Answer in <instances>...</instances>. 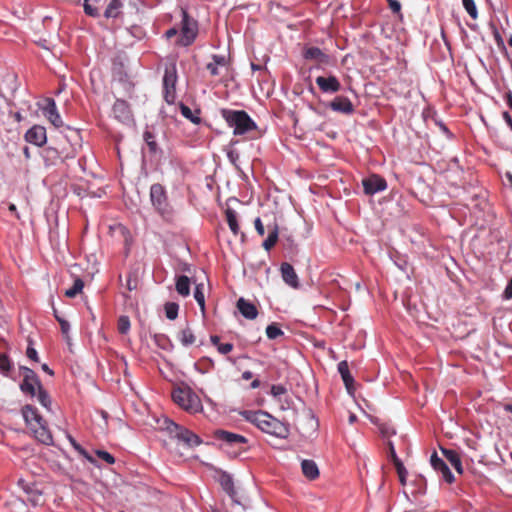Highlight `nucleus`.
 I'll use <instances>...</instances> for the list:
<instances>
[{"instance_id":"obj_56","label":"nucleus","mask_w":512,"mask_h":512,"mask_svg":"<svg viewBox=\"0 0 512 512\" xmlns=\"http://www.w3.org/2000/svg\"><path fill=\"white\" fill-rule=\"evenodd\" d=\"M390 455H391V459H392L394 465L396 466V461L400 460V459L397 457L395 449H394V446L392 445V443H390Z\"/></svg>"},{"instance_id":"obj_62","label":"nucleus","mask_w":512,"mask_h":512,"mask_svg":"<svg viewBox=\"0 0 512 512\" xmlns=\"http://www.w3.org/2000/svg\"><path fill=\"white\" fill-rule=\"evenodd\" d=\"M260 386V381L258 379H255L252 383H251V388L255 389V388H258Z\"/></svg>"},{"instance_id":"obj_52","label":"nucleus","mask_w":512,"mask_h":512,"mask_svg":"<svg viewBox=\"0 0 512 512\" xmlns=\"http://www.w3.org/2000/svg\"><path fill=\"white\" fill-rule=\"evenodd\" d=\"M503 298L506 300L512 299V279L508 282L503 292Z\"/></svg>"},{"instance_id":"obj_19","label":"nucleus","mask_w":512,"mask_h":512,"mask_svg":"<svg viewBox=\"0 0 512 512\" xmlns=\"http://www.w3.org/2000/svg\"><path fill=\"white\" fill-rule=\"evenodd\" d=\"M281 274L287 285L295 289L299 287V279L292 265L289 263H283L281 265Z\"/></svg>"},{"instance_id":"obj_49","label":"nucleus","mask_w":512,"mask_h":512,"mask_svg":"<svg viewBox=\"0 0 512 512\" xmlns=\"http://www.w3.org/2000/svg\"><path fill=\"white\" fill-rule=\"evenodd\" d=\"M26 355L32 361L38 362L39 360L37 351L31 345L27 347Z\"/></svg>"},{"instance_id":"obj_1","label":"nucleus","mask_w":512,"mask_h":512,"mask_svg":"<svg viewBox=\"0 0 512 512\" xmlns=\"http://www.w3.org/2000/svg\"><path fill=\"white\" fill-rule=\"evenodd\" d=\"M242 416L249 422L256 425L263 432L276 436L278 438H286L289 434L288 427L272 417L264 411H244Z\"/></svg>"},{"instance_id":"obj_44","label":"nucleus","mask_w":512,"mask_h":512,"mask_svg":"<svg viewBox=\"0 0 512 512\" xmlns=\"http://www.w3.org/2000/svg\"><path fill=\"white\" fill-rule=\"evenodd\" d=\"M144 140L147 143L151 152H155L157 150V143L154 140V136L150 131L144 132Z\"/></svg>"},{"instance_id":"obj_20","label":"nucleus","mask_w":512,"mask_h":512,"mask_svg":"<svg viewBox=\"0 0 512 512\" xmlns=\"http://www.w3.org/2000/svg\"><path fill=\"white\" fill-rule=\"evenodd\" d=\"M330 108L333 111L350 114L353 112V105L347 97H336L331 103Z\"/></svg>"},{"instance_id":"obj_8","label":"nucleus","mask_w":512,"mask_h":512,"mask_svg":"<svg viewBox=\"0 0 512 512\" xmlns=\"http://www.w3.org/2000/svg\"><path fill=\"white\" fill-rule=\"evenodd\" d=\"M182 13V27L181 36L179 37L178 44L182 46L190 45L197 35V23L194 19L190 18L185 9H181Z\"/></svg>"},{"instance_id":"obj_46","label":"nucleus","mask_w":512,"mask_h":512,"mask_svg":"<svg viewBox=\"0 0 512 512\" xmlns=\"http://www.w3.org/2000/svg\"><path fill=\"white\" fill-rule=\"evenodd\" d=\"M10 368L11 364L9 358L4 354H0V371L6 375Z\"/></svg>"},{"instance_id":"obj_60","label":"nucleus","mask_w":512,"mask_h":512,"mask_svg":"<svg viewBox=\"0 0 512 512\" xmlns=\"http://www.w3.org/2000/svg\"><path fill=\"white\" fill-rule=\"evenodd\" d=\"M41 367H42V370H43V371L47 372V373H48V374H50V375H53V371L48 367V365H47V364H42V366H41Z\"/></svg>"},{"instance_id":"obj_11","label":"nucleus","mask_w":512,"mask_h":512,"mask_svg":"<svg viewBox=\"0 0 512 512\" xmlns=\"http://www.w3.org/2000/svg\"><path fill=\"white\" fill-rule=\"evenodd\" d=\"M18 485L22 488L26 494V500L32 504V506H40L45 502L42 489H40L35 483L26 482L23 479L18 481Z\"/></svg>"},{"instance_id":"obj_48","label":"nucleus","mask_w":512,"mask_h":512,"mask_svg":"<svg viewBox=\"0 0 512 512\" xmlns=\"http://www.w3.org/2000/svg\"><path fill=\"white\" fill-rule=\"evenodd\" d=\"M217 350L219 353L226 355L233 350V345L231 343H221L218 345Z\"/></svg>"},{"instance_id":"obj_6","label":"nucleus","mask_w":512,"mask_h":512,"mask_svg":"<svg viewBox=\"0 0 512 512\" xmlns=\"http://www.w3.org/2000/svg\"><path fill=\"white\" fill-rule=\"evenodd\" d=\"M163 424V429H165L171 436L185 443L187 446L194 447L201 443L200 438L196 434L184 427L179 426L173 421L164 419Z\"/></svg>"},{"instance_id":"obj_23","label":"nucleus","mask_w":512,"mask_h":512,"mask_svg":"<svg viewBox=\"0 0 512 512\" xmlns=\"http://www.w3.org/2000/svg\"><path fill=\"white\" fill-rule=\"evenodd\" d=\"M304 58L307 60H315L319 63L326 64L329 62V57L317 47H309L304 52Z\"/></svg>"},{"instance_id":"obj_58","label":"nucleus","mask_w":512,"mask_h":512,"mask_svg":"<svg viewBox=\"0 0 512 512\" xmlns=\"http://www.w3.org/2000/svg\"><path fill=\"white\" fill-rule=\"evenodd\" d=\"M210 340H211L212 344L215 345L217 348H218V345L221 344L220 343V338L217 335H212L210 337Z\"/></svg>"},{"instance_id":"obj_26","label":"nucleus","mask_w":512,"mask_h":512,"mask_svg":"<svg viewBox=\"0 0 512 512\" xmlns=\"http://www.w3.org/2000/svg\"><path fill=\"white\" fill-rule=\"evenodd\" d=\"M442 452L446 459L450 462V464L455 468V470L459 473H463V467L461 464V459L459 454L454 450L442 449Z\"/></svg>"},{"instance_id":"obj_59","label":"nucleus","mask_w":512,"mask_h":512,"mask_svg":"<svg viewBox=\"0 0 512 512\" xmlns=\"http://www.w3.org/2000/svg\"><path fill=\"white\" fill-rule=\"evenodd\" d=\"M252 376H253V375H252V372H250V371H245V372H243V374H242V378H243V379H245V380H249V379H251V378H252Z\"/></svg>"},{"instance_id":"obj_51","label":"nucleus","mask_w":512,"mask_h":512,"mask_svg":"<svg viewBox=\"0 0 512 512\" xmlns=\"http://www.w3.org/2000/svg\"><path fill=\"white\" fill-rule=\"evenodd\" d=\"M255 229L258 232L259 235L263 236L265 233L264 225L260 218H256L254 221Z\"/></svg>"},{"instance_id":"obj_33","label":"nucleus","mask_w":512,"mask_h":512,"mask_svg":"<svg viewBox=\"0 0 512 512\" xmlns=\"http://www.w3.org/2000/svg\"><path fill=\"white\" fill-rule=\"evenodd\" d=\"M178 339L184 346L192 345L195 342V336L190 328L181 330Z\"/></svg>"},{"instance_id":"obj_61","label":"nucleus","mask_w":512,"mask_h":512,"mask_svg":"<svg viewBox=\"0 0 512 512\" xmlns=\"http://www.w3.org/2000/svg\"><path fill=\"white\" fill-rule=\"evenodd\" d=\"M9 210L13 213L16 214V217L19 218V215L17 214V209H16V206L14 204H10L9 205Z\"/></svg>"},{"instance_id":"obj_9","label":"nucleus","mask_w":512,"mask_h":512,"mask_svg":"<svg viewBox=\"0 0 512 512\" xmlns=\"http://www.w3.org/2000/svg\"><path fill=\"white\" fill-rule=\"evenodd\" d=\"M23 381L20 385L24 393L30 394L32 397L36 395V391L42 387L35 372L28 367H20Z\"/></svg>"},{"instance_id":"obj_45","label":"nucleus","mask_w":512,"mask_h":512,"mask_svg":"<svg viewBox=\"0 0 512 512\" xmlns=\"http://www.w3.org/2000/svg\"><path fill=\"white\" fill-rule=\"evenodd\" d=\"M60 326H61V332L64 335L67 342H69V330H70V324L65 319L56 316Z\"/></svg>"},{"instance_id":"obj_53","label":"nucleus","mask_w":512,"mask_h":512,"mask_svg":"<svg viewBox=\"0 0 512 512\" xmlns=\"http://www.w3.org/2000/svg\"><path fill=\"white\" fill-rule=\"evenodd\" d=\"M389 7L394 13H398L401 9V4L397 0H388Z\"/></svg>"},{"instance_id":"obj_17","label":"nucleus","mask_w":512,"mask_h":512,"mask_svg":"<svg viewBox=\"0 0 512 512\" xmlns=\"http://www.w3.org/2000/svg\"><path fill=\"white\" fill-rule=\"evenodd\" d=\"M114 117L122 123H130L132 116L128 104L123 100H116L113 105Z\"/></svg>"},{"instance_id":"obj_40","label":"nucleus","mask_w":512,"mask_h":512,"mask_svg":"<svg viewBox=\"0 0 512 512\" xmlns=\"http://www.w3.org/2000/svg\"><path fill=\"white\" fill-rule=\"evenodd\" d=\"M178 310L179 306L174 302H170L165 305L166 317L170 320H174L177 318Z\"/></svg>"},{"instance_id":"obj_16","label":"nucleus","mask_w":512,"mask_h":512,"mask_svg":"<svg viewBox=\"0 0 512 512\" xmlns=\"http://www.w3.org/2000/svg\"><path fill=\"white\" fill-rule=\"evenodd\" d=\"M431 466L436 470L442 473V477L448 483H452L454 481V476L451 473L449 467L446 463L434 452L430 457Z\"/></svg>"},{"instance_id":"obj_32","label":"nucleus","mask_w":512,"mask_h":512,"mask_svg":"<svg viewBox=\"0 0 512 512\" xmlns=\"http://www.w3.org/2000/svg\"><path fill=\"white\" fill-rule=\"evenodd\" d=\"M278 240V228L276 225L273 227H269L268 237L263 242V247L265 250L269 251Z\"/></svg>"},{"instance_id":"obj_12","label":"nucleus","mask_w":512,"mask_h":512,"mask_svg":"<svg viewBox=\"0 0 512 512\" xmlns=\"http://www.w3.org/2000/svg\"><path fill=\"white\" fill-rule=\"evenodd\" d=\"M362 184L365 193L370 195L384 191L387 187L385 179L378 175H371L363 179Z\"/></svg>"},{"instance_id":"obj_25","label":"nucleus","mask_w":512,"mask_h":512,"mask_svg":"<svg viewBox=\"0 0 512 512\" xmlns=\"http://www.w3.org/2000/svg\"><path fill=\"white\" fill-rule=\"evenodd\" d=\"M217 437H218V439H220L228 444H232V445H239V444L246 443V439L244 436L235 434L232 432H228V431H223V430L219 431L217 433Z\"/></svg>"},{"instance_id":"obj_31","label":"nucleus","mask_w":512,"mask_h":512,"mask_svg":"<svg viewBox=\"0 0 512 512\" xmlns=\"http://www.w3.org/2000/svg\"><path fill=\"white\" fill-rule=\"evenodd\" d=\"M225 213H226V219H227V223H228L230 230L232 231V233L234 235H237L239 232V225L237 222L236 212L231 208H227Z\"/></svg>"},{"instance_id":"obj_21","label":"nucleus","mask_w":512,"mask_h":512,"mask_svg":"<svg viewBox=\"0 0 512 512\" xmlns=\"http://www.w3.org/2000/svg\"><path fill=\"white\" fill-rule=\"evenodd\" d=\"M219 481H220V484H221L223 490L231 497L233 502H235L236 504H241L237 498V492L234 488V483H233L232 477L229 474L223 473L220 476Z\"/></svg>"},{"instance_id":"obj_38","label":"nucleus","mask_w":512,"mask_h":512,"mask_svg":"<svg viewBox=\"0 0 512 512\" xmlns=\"http://www.w3.org/2000/svg\"><path fill=\"white\" fill-rule=\"evenodd\" d=\"M180 110H181V114L186 118V119H189L192 123L194 124H199L200 123V117L197 116V115H194V113L191 111V109L184 105V104H181L180 105Z\"/></svg>"},{"instance_id":"obj_34","label":"nucleus","mask_w":512,"mask_h":512,"mask_svg":"<svg viewBox=\"0 0 512 512\" xmlns=\"http://www.w3.org/2000/svg\"><path fill=\"white\" fill-rule=\"evenodd\" d=\"M194 298L198 305L200 306V309L202 313H205V296H204V285L203 284H197L194 290Z\"/></svg>"},{"instance_id":"obj_15","label":"nucleus","mask_w":512,"mask_h":512,"mask_svg":"<svg viewBox=\"0 0 512 512\" xmlns=\"http://www.w3.org/2000/svg\"><path fill=\"white\" fill-rule=\"evenodd\" d=\"M316 84L324 93H336L341 89V84L335 76L316 78Z\"/></svg>"},{"instance_id":"obj_37","label":"nucleus","mask_w":512,"mask_h":512,"mask_svg":"<svg viewBox=\"0 0 512 512\" xmlns=\"http://www.w3.org/2000/svg\"><path fill=\"white\" fill-rule=\"evenodd\" d=\"M83 287V281L80 278H76L73 286L66 290L65 295L69 298H73L82 291Z\"/></svg>"},{"instance_id":"obj_7","label":"nucleus","mask_w":512,"mask_h":512,"mask_svg":"<svg viewBox=\"0 0 512 512\" xmlns=\"http://www.w3.org/2000/svg\"><path fill=\"white\" fill-rule=\"evenodd\" d=\"M150 200L153 207L165 219L172 216V210L167 202L165 190L160 184H153L150 188Z\"/></svg>"},{"instance_id":"obj_55","label":"nucleus","mask_w":512,"mask_h":512,"mask_svg":"<svg viewBox=\"0 0 512 512\" xmlns=\"http://www.w3.org/2000/svg\"><path fill=\"white\" fill-rule=\"evenodd\" d=\"M213 62L216 63V65L219 67V66H225L226 64V61H225V57L223 56H218V55H214L213 56Z\"/></svg>"},{"instance_id":"obj_47","label":"nucleus","mask_w":512,"mask_h":512,"mask_svg":"<svg viewBox=\"0 0 512 512\" xmlns=\"http://www.w3.org/2000/svg\"><path fill=\"white\" fill-rule=\"evenodd\" d=\"M96 455L98 458H100L101 460L105 461L108 464H113L115 462V458L107 451L97 450Z\"/></svg>"},{"instance_id":"obj_13","label":"nucleus","mask_w":512,"mask_h":512,"mask_svg":"<svg viewBox=\"0 0 512 512\" xmlns=\"http://www.w3.org/2000/svg\"><path fill=\"white\" fill-rule=\"evenodd\" d=\"M46 105L42 108L43 115L49 120V122L55 127H61L63 125L62 118L58 113L56 103L53 99L48 98L45 100Z\"/></svg>"},{"instance_id":"obj_24","label":"nucleus","mask_w":512,"mask_h":512,"mask_svg":"<svg viewBox=\"0 0 512 512\" xmlns=\"http://www.w3.org/2000/svg\"><path fill=\"white\" fill-rule=\"evenodd\" d=\"M125 0H111L108 4L104 16L106 18H118L122 15V8Z\"/></svg>"},{"instance_id":"obj_27","label":"nucleus","mask_w":512,"mask_h":512,"mask_svg":"<svg viewBox=\"0 0 512 512\" xmlns=\"http://www.w3.org/2000/svg\"><path fill=\"white\" fill-rule=\"evenodd\" d=\"M271 395L280 403H282V408L285 409L284 404L289 406L287 390L282 385H273L271 387Z\"/></svg>"},{"instance_id":"obj_54","label":"nucleus","mask_w":512,"mask_h":512,"mask_svg":"<svg viewBox=\"0 0 512 512\" xmlns=\"http://www.w3.org/2000/svg\"><path fill=\"white\" fill-rule=\"evenodd\" d=\"M207 70L210 72L211 75L216 76L219 74L218 66L214 62H210L206 66Z\"/></svg>"},{"instance_id":"obj_43","label":"nucleus","mask_w":512,"mask_h":512,"mask_svg":"<svg viewBox=\"0 0 512 512\" xmlns=\"http://www.w3.org/2000/svg\"><path fill=\"white\" fill-rule=\"evenodd\" d=\"M395 467H396L397 474L399 476V480H400L401 484L405 485L408 472H407L406 468L404 467L403 463L401 462V460L396 461Z\"/></svg>"},{"instance_id":"obj_36","label":"nucleus","mask_w":512,"mask_h":512,"mask_svg":"<svg viewBox=\"0 0 512 512\" xmlns=\"http://www.w3.org/2000/svg\"><path fill=\"white\" fill-rule=\"evenodd\" d=\"M34 397H37V400L39 403L45 407L47 410L51 409V400L48 395V393L41 387L36 391V395Z\"/></svg>"},{"instance_id":"obj_4","label":"nucleus","mask_w":512,"mask_h":512,"mask_svg":"<svg viewBox=\"0 0 512 512\" xmlns=\"http://www.w3.org/2000/svg\"><path fill=\"white\" fill-rule=\"evenodd\" d=\"M221 115L228 126L233 128L234 135H244L257 129L256 123L243 110L222 109Z\"/></svg>"},{"instance_id":"obj_30","label":"nucleus","mask_w":512,"mask_h":512,"mask_svg":"<svg viewBox=\"0 0 512 512\" xmlns=\"http://www.w3.org/2000/svg\"><path fill=\"white\" fill-rule=\"evenodd\" d=\"M338 371H339L348 391L350 392L351 385L353 383V378L349 373V368H348V364L346 361H342L338 364Z\"/></svg>"},{"instance_id":"obj_29","label":"nucleus","mask_w":512,"mask_h":512,"mask_svg":"<svg viewBox=\"0 0 512 512\" xmlns=\"http://www.w3.org/2000/svg\"><path fill=\"white\" fill-rule=\"evenodd\" d=\"M106 0H84V11L87 15L96 17L99 15V5Z\"/></svg>"},{"instance_id":"obj_10","label":"nucleus","mask_w":512,"mask_h":512,"mask_svg":"<svg viewBox=\"0 0 512 512\" xmlns=\"http://www.w3.org/2000/svg\"><path fill=\"white\" fill-rule=\"evenodd\" d=\"M176 68L172 66L165 70V74L163 77V87H164V98L168 104H173L176 100Z\"/></svg>"},{"instance_id":"obj_5","label":"nucleus","mask_w":512,"mask_h":512,"mask_svg":"<svg viewBox=\"0 0 512 512\" xmlns=\"http://www.w3.org/2000/svg\"><path fill=\"white\" fill-rule=\"evenodd\" d=\"M172 399L179 407L191 414L203 410L199 396L188 386L175 388L172 392Z\"/></svg>"},{"instance_id":"obj_35","label":"nucleus","mask_w":512,"mask_h":512,"mask_svg":"<svg viewBox=\"0 0 512 512\" xmlns=\"http://www.w3.org/2000/svg\"><path fill=\"white\" fill-rule=\"evenodd\" d=\"M68 439H69V442L71 443V445L73 446V448L80 454L82 455L85 459H87L90 463L92 464H96V461L95 459L84 449L82 448V446L80 444H78L76 442V440L71 437V436H68Z\"/></svg>"},{"instance_id":"obj_3","label":"nucleus","mask_w":512,"mask_h":512,"mask_svg":"<svg viewBox=\"0 0 512 512\" xmlns=\"http://www.w3.org/2000/svg\"><path fill=\"white\" fill-rule=\"evenodd\" d=\"M80 134L73 130L70 135L64 136L58 147L46 150L47 158H59L61 161L73 159L81 147Z\"/></svg>"},{"instance_id":"obj_28","label":"nucleus","mask_w":512,"mask_h":512,"mask_svg":"<svg viewBox=\"0 0 512 512\" xmlns=\"http://www.w3.org/2000/svg\"><path fill=\"white\" fill-rule=\"evenodd\" d=\"M176 291L183 297L190 294V280L187 276L181 275L176 279Z\"/></svg>"},{"instance_id":"obj_39","label":"nucleus","mask_w":512,"mask_h":512,"mask_svg":"<svg viewBox=\"0 0 512 512\" xmlns=\"http://www.w3.org/2000/svg\"><path fill=\"white\" fill-rule=\"evenodd\" d=\"M463 7L471 18L477 19L478 11L474 0H462Z\"/></svg>"},{"instance_id":"obj_64","label":"nucleus","mask_w":512,"mask_h":512,"mask_svg":"<svg viewBox=\"0 0 512 512\" xmlns=\"http://www.w3.org/2000/svg\"><path fill=\"white\" fill-rule=\"evenodd\" d=\"M506 177H507V179H508V181H509V183H510V185H511V187H512V174L507 173V174H506Z\"/></svg>"},{"instance_id":"obj_57","label":"nucleus","mask_w":512,"mask_h":512,"mask_svg":"<svg viewBox=\"0 0 512 512\" xmlns=\"http://www.w3.org/2000/svg\"><path fill=\"white\" fill-rule=\"evenodd\" d=\"M178 34V30L176 28H171L166 31L165 36L167 39H170Z\"/></svg>"},{"instance_id":"obj_41","label":"nucleus","mask_w":512,"mask_h":512,"mask_svg":"<svg viewBox=\"0 0 512 512\" xmlns=\"http://www.w3.org/2000/svg\"><path fill=\"white\" fill-rule=\"evenodd\" d=\"M266 335L269 339L273 340L283 335V331L276 325L270 324L266 328Z\"/></svg>"},{"instance_id":"obj_63","label":"nucleus","mask_w":512,"mask_h":512,"mask_svg":"<svg viewBox=\"0 0 512 512\" xmlns=\"http://www.w3.org/2000/svg\"><path fill=\"white\" fill-rule=\"evenodd\" d=\"M356 419H357V417H356V415H354V414H351V415L349 416V422H350L351 424H352V423H354V422L356 421Z\"/></svg>"},{"instance_id":"obj_22","label":"nucleus","mask_w":512,"mask_h":512,"mask_svg":"<svg viewBox=\"0 0 512 512\" xmlns=\"http://www.w3.org/2000/svg\"><path fill=\"white\" fill-rule=\"evenodd\" d=\"M301 469L303 475L309 480H314L319 476L318 466L313 460H302Z\"/></svg>"},{"instance_id":"obj_14","label":"nucleus","mask_w":512,"mask_h":512,"mask_svg":"<svg viewBox=\"0 0 512 512\" xmlns=\"http://www.w3.org/2000/svg\"><path fill=\"white\" fill-rule=\"evenodd\" d=\"M25 139L31 144L42 146L47 141L46 129L43 126L35 125L26 132Z\"/></svg>"},{"instance_id":"obj_18","label":"nucleus","mask_w":512,"mask_h":512,"mask_svg":"<svg viewBox=\"0 0 512 512\" xmlns=\"http://www.w3.org/2000/svg\"><path fill=\"white\" fill-rule=\"evenodd\" d=\"M236 306L241 315L248 320H254L258 316L256 306L242 297L238 299Z\"/></svg>"},{"instance_id":"obj_50","label":"nucleus","mask_w":512,"mask_h":512,"mask_svg":"<svg viewBox=\"0 0 512 512\" xmlns=\"http://www.w3.org/2000/svg\"><path fill=\"white\" fill-rule=\"evenodd\" d=\"M141 0H128V7L131 12L138 13L140 10Z\"/></svg>"},{"instance_id":"obj_2","label":"nucleus","mask_w":512,"mask_h":512,"mask_svg":"<svg viewBox=\"0 0 512 512\" xmlns=\"http://www.w3.org/2000/svg\"><path fill=\"white\" fill-rule=\"evenodd\" d=\"M22 415L26 425L32 430L35 438L45 445L53 444V437L46 426V422L33 406L26 405L22 408Z\"/></svg>"},{"instance_id":"obj_42","label":"nucleus","mask_w":512,"mask_h":512,"mask_svg":"<svg viewBox=\"0 0 512 512\" xmlns=\"http://www.w3.org/2000/svg\"><path fill=\"white\" fill-rule=\"evenodd\" d=\"M130 320L128 316H121L118 320V331L121 334H127L130 330Z\"/></svg>"}]
</instances>
